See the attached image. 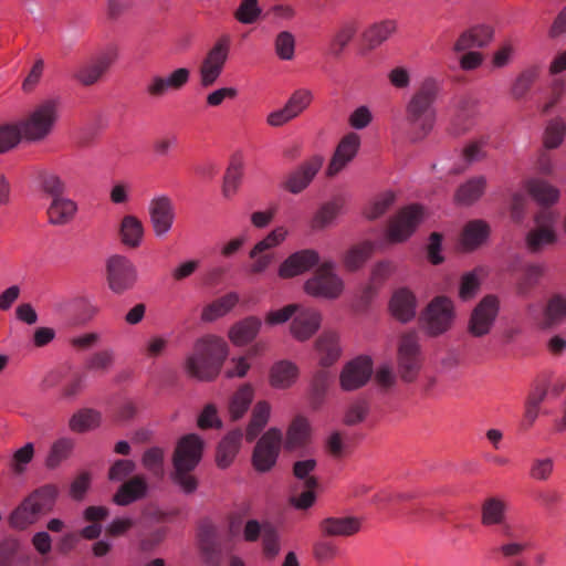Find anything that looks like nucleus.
<instances>
[{"label": "nucleus", "mask_w": 566, "mask_h": 566, "mask_svg": "<svg viewBox=\"0 0 566 566\" xmlns=\"http://www.w3.org/2000/svg\"><path fill=\"white\" fill-rule=\"evenodd\" d=\"M101 423V413L94 409L85 408L75 412L69 426L73 432L82 433L97 428Z\"/></svg>", "instance_id": "44"}, {"label": "nucleus", "mask_w": 566, "mask_h": 566, "mask_svg": "<svg viewBox=\"0 0 566 566\" xmlns=\"http://www.w3.org/2000/svg\"><path fill=\"white\" fill-rule=\"evenodd\" d=\"M490 234V228L483 220L469 221L461 233V247L464 251H473L481 247Z\"/></svg>", "instance_id": "33"}, {"label": "nucleus", "mask_w": 566, "mask_h": 566, "mask_svg": "<svg viewBox=\"0 0 566 566\" xmlns=\"http://www.w3.org/2000/svg\"><path fill=\"white\" fill-rule=\"evenodd\" d=\"M485 186V177H473L458 188L454 199L459 205L470 206L483 195Z\"/></svg>", "instance_id": "42"}, {"label": "nucleus", "mask_w": 566, "mask_h": 566, "mask_svg": "<svg viewBox=\"0 0 566 566\" xmlns=\"http://www.w3.org/2000/svg\"><path fill=\"white\" fill-rule=\"evenodd\" d=\"M298 368L290 360H279L270 369L269 381L275 389L290 388L297 379Z\"/></svg>", "instance_id": "31"}, {"label": "nucleus", "mask_w": 566, "mask_h": 566, "mask_svg": "<svg viewBox=\"0 0 566 566\" xmlns=\"http://www.w3.org/2000/svg\"><path fill=\"white\" fill-rule=\"evenodd\" d=\"M331 380L332 375L328 370L323 369L314 375L311 386V405L314 409L323 403Z\"/></svg>", "instance_id": "55"}, {"label": "nucleus", "mask_w": 566, "mask_h": 566, "mask_svg": "<svg viewBox=\"0 0 566 566\" xmlns=\"http://www.w3.org/2000/svg\"><path fill=\"white\" fill-rule=\"evenodd\" d=\"M371 374V358L359 356L344 366L339 376L340 386L346 391L356 390L367 384Z\"/></svg>", "instance_id": "18"}, {"label": "nucleus", "mask_w": 566, "mask_h": 566, "mask_svg": "<svg viewBox=\"0 0 566 566\" xmlns=\"http://www.w3.org/2000/svg\"><path fill=\"white\" fill-rule=\"evenodd\" d=\"M323 536H352L359 532L360 521L354 516H331L319 522Z\"/></svg>", "instance_id": "26"}, {"label": "nucleus", "mask_w": 566, "mask_h": 566, "mask_svg": "<svg viewBox=\"0 0 566 566\" xmlns=\"http://www.w3.org/2000/svg\"><path fill=\"white\" fill-rule=\"evenodd\" d=\"M417 302L415 295L407 289L394 293L390 301L392 315L400 322H409L416 315Z\"/></svg>", "instance_id": "32"}, {"label": "nucleus", "mask_w": 566, "mask_h": 566, "mask_svg": "<svg viewBox=\"0 0 566 566\" xmlns=\"http://www.w3.org/2000/svg\"><path fill=\"white\" fill-rule=\"evenodd\" d=\"M310 436V424L304 417H296L289 427L285 448L294 450L304 446Z\"/></svg>", "instance_id": "45"}, {"label": "nucleus", "mask_w": 566, "mask_h": 566, "mask_svg": "<svg viewBox=\"0 0 566 566\" xmlns=\"http://www.w3.org/2000/svg\"><path fill=\"white\" fill-rule=\"evenodd\" d=\"M230 44V36L227 34L222 35L206 53L198 67L201 87H211L218 81L228 61Z\"/></svg>", "instance_id": "5"}, {"label": "nucleus", "mask_w": 566, "mask_h": 566, "mask_svg": "<svg viewBox=\"0 0 566 566\" xmlns=\"http://www.w3.org/2000/svg\"><path fill=\"white\" fill-rule=\"evenodd\" d=\"M421 321L427 333L438 336L451 328L454 321V306L446 296L434 297L422 313Z\"/></svg>", "instance_id": "7"}, {"label": "nucleus", "mask_w": 566, "mask_h": 566, "mask_svg": "<svg viewBox=\"0 0 566 566\" xmlns=\"http://www.w3.org/2000/svg\"><path fill=\"white\" fill-rule=\"evenodd\" d=\"M114 363V353L111 349H104L94 353L85 361V368L90 371L105 374Z\"/></svg>", "instance_id": "62"}, {"label": "nucleus", "mask_w": 566, "mask_h": 566, "mask_svg": "<svg viewBox=\"0 0 566 566\" xmlns=\"http://www.w3.org/2000/svg\"><path fill=\"white\" fill-rule=\"evenodd\" d=\"M61 103L48 97L38 103V143L51 136L60 119Z\"/></svg>", "instance_id": "21"}, {"label": "nucleus", "mask_w": 566, "mask_h": 566, "mask_svg": "<svg viewBox=\"0 0 566 566\" xmlns=\"http://www.w3.org/2000/svg\"><path fill=\"white\" fill-rule=\"evenodd\" d=\"M423 218V209L419 205H410L390 219L387 239L392 243L406 241L417 229Z\"/></svg>", "instance_id": "13"}, {"label": "nucleus", "mask_w": 566, "mask_h": 566, "mask_svg": "<svg viewBox=\"0 0 566 566\" xmlns=\"http://www.w3.org/2000/svg\"><path fill=\"white\" fill-rule=\"evenodd\" d=\"M74 448V440L71 438H60L51 447L45 459V467L50 470L56 469L64 460H66Z\"/></svg>", "instance_id": "50"}, {"label": "nucleus", "mask_w": 566, "mask_h": 566, "mask_svg": "<svg viewBox=\"0 0 566 566\" xmlns=\"http://www.w3.org/2000/svg\"><path fill=\"white\" fill-rule=\"evenodd\" d=\"M420 370L419 343L415 332L401 336L398 346V371L406 382L413 381Z\"/></svg>", "instance_id": "14"}, {"label": "nucleus", "mask_w": 566, "mask_h": 566, "mask_svg": "<svg viewBox=\"0 0 566 566\" xmlns=\"http://www.w3.org/2000/svg\"><path fill=\"white\" fill-rule=\"evenodd\" d=\"M275 53L283 61H290L294 57L295 39L289 31L280 32L274 40Z\"/></svg>", "instance_id": "64"}, {"label": "nucleus", "mask_w": 566, "mask_h": 566, "mask_svg": "<svg viewBox=\"0 0 566 566\" xmlns=\"http://www.w3.org/2000/svg\"><path fill=\"white\" fill-rule=\"evenodd\" d=\"M313 93L307 88H298L292 93L285 105L268 115L270 126L280 127L302 114L312 103Z\"/></svg>", "instance_id": "15"}, {"label": "nucleus", "mask_w": 566, "mask_h": 566, "mask_svg": "<svg viewBox=\"0 0 566 566\" xmlns=\"http://www.w3.org/2000/svg\"><path fill=\"white\" fill-rule=\"evenodd\" d=\"M566 322V296L553 294L546 302L543 313L542 327L545 329L556 327Z\"/></svg>", "instance_id": "34"}, {"label": "nucleus", "mask_w": 566, "mask_h": 566, "mask_svg": "<svg viewBox=\"0 0 566 566\" xmlns=\"http://www.w3.org/2000/svg\"><path fill=\"white\" fill-rule=\"evenodd\" d=\"M335 264L325 261L318 265L312 277L305 284V292L314 297L336 298L343 291V281L334 272Z\"/></svg>", "instance_id": "6"}, {"label": "nucleus", "mask_w": 566, "mask_h": 566, "mask_svg": "<svg viewBox=\"0 0 566 566\" xmlns=\"http://www.w3.org/2000/svg\"><path fill=\"white\" fill-rule=\"evenodd\" d=\"M38 187L52 199L63 196L66 191L65 182L54 172L42 171L38 174Z\"/></svg>", "instance_id": "54"}, {"label": "nucleus", "mask_w": 566, "mask_h": 566, "mask_svg": "<svg viewBox=\"0 0 566 566\" xmlns=\"http://www.w3.org/2000/svg\"><path fill=\"white\" fill-rule=\"evenodd\" d=\"M117 56L114 48H107L82 61L75 72L74 78L84 86L96 84L107 73Z\"/></svg>", "instance_id": "9"}, {"label": "nucleus", "mask_w": 566, "mask_h": 566, "mask_svg": "<svg viewBox=\"0 0 566 566\" xmlns=\"http://www.w3.org/2000/svg\"><path fill=\"white\" fill-rule=\"evenodd\" d=\"M254 396L250 384H243L233 394L229 403V413L233 421L239 420L249 409Z\"/></svg>", "instance_id": "43"}, {"label": "nucleus", "mask_w": 566, "mask_h": 566, "mask_svg": "<svg viewBox=\"0 0 566 566\" xmlns=\"http://www.w3.org/2000/svg\"><path fill=\"white\" fill-rule=\"evenodd\" d=\"M395 202L394 192L387 191L379 195L370 205L365 209L364 213L367 219L375 220L384 216Z\"/></svg>", "instance_id": "63"}, {"label": "nucleus", "mask_w": 566, "mask_h": 566, "mask_svg": "<svg viewBox=\"0 0 566 566\" xmlns=\"http://www.w3.org/2000/svg\"><path fill=\"white\" fill-rule=\"evenodd\" d=\"M282 446V432L277 428L269 429L256 442L252 464L259 472L270 471L276 463Z\"/></svg>", "instance_id": "11"}, {"label": "nucleus", "mask_w": 566, "mask_h": 566, "mask_svg": "<svg viewBox=\"0 0 566 566\" xmlns=\"http://www.w3.org/2000/svg\"><path fill=\"white\" fill-rule=\"evenodd\" d=\"M165 452L159 447H151L143 453L142 465L155 479H163L165 475Z\"/></svg>", "instance_id": "48"}, {"label": "nucleus", "mask_w": 566, "mask_h": 566, "mask_svg": "<svg viewBox=\"0 0 566 566\" xmlns=\"http://www.w3.org/2000/svg\"><path fill=\"white\" fill-rule=\"evenodd\" d=\"M506 503L499 497L486 499L481 506V523L484 526L499 525L500 535L504 538L513 537V527L505 522Z\"/></svg>", "instance_id": "20"}, {"label": "nucleus", "mask_w": 566, "mask_h": 566, "mask_svg": "<svg viewBox=\"0 0 566 566\" xmlns=\"http://www.w3.org/2000/svg\"><path fill=\"white\" fill-rule=\"evenodd\" d=\"M35 522V491L30 493L10 515V525L24 530Z\"/></svg>", "instance_id": "38"}, {"label": "nucleus", "mask_w": 566, "mask_h": 566, "mask_svg": "<svg viewBox=\"0 0 566 566\" xmlns=\"http://www.w3.org/2000/svg\"><path fill=\"white\" fill-rule=\"evenodd\" d=\"M78 212V205L71 198L60 196L51 200L46 216L52 226H66L71 223Z\"/></svg>", "instance_id": "25"}, {"label": "nucleus", "mask_w": 566, "mask_h": 566, "mask_svg": "<svg viewBox=\"0 0 566 566\" xmlns=\"http://www.w3.org/2000/svg\"><path fill=\"white\" fill-rule=\"evenodd\" d=\"M317 463L314 459L298 460L293 464L294 476L302 481L303 488H317L318 481L312 474Z\"/></svg>", "instance_id": "57"}, {"label": "nucleus", "mask_w": 566, "mask_h": 566, "mask_svg": "<svg viewBox=\"0 0 566 566\" xmlns=\"http://www.w3.org/2000/svg\"><path fill=\"white\" fill-rule=\"evenodd\" d=\"M440 85L433 77L424 78L412 93L405 106V124L413 142L424 139L437 120L436 101Z\"/></svg>", "instance_id": "1"}, {"label": "nucleus", "mask_w": 566, "mask_h": 566, "mask_svg": "<svg viewBox=\"0 0 566 566\" xmlns=\"http://www.w3.org/2000/svg\"><path fill=\"white\" fill-rule=\"evenodd\" d=\"M541 69L537 65H532L523 70L514 81L511 94L515 99L523 98L531 90L534 82L538 78Z\"/></svg>", "instance_id": "52"}, {"label": "nucleus", "mask_w": 566, "mask_h": 566, "mask_svg": "<svg viewBox=\"0 0 566 566\" xmlns=\"http://www.w3.org/2000/svg\"><path fill=\"white\" fill-rule=\"evenodd\" d=\"M395 30V21L386 20L369 27L364 33V40L370 49H374L386 41Z\"/></svg>", "instance_id": "53"}, {"label": "nucleus", "mask_w": 566, "mask_h": 566, "mask_svg": "<svg viewBox=\"0 0 566 566\" xmlns=\"http://www.w3.org/2000/svg\"><path fill=\"white\" fill-rule=\"evenodd\" d=\"M22 137L35 139V112L30 113L25 119L15 125L0 126V154L15 147Z\"/></svg>", "instance_id": "19"}, {"label": "nucleus", "mask_w": 566, "mask_h": 566, "mask_svg": "<svg viewBox=\"0 0 566 566\" xmlns=\"http://www.w3.org/2000/svg\"><path fill=\"white\" fill-rule=\"evenodd\" d=\"M319 263V254L312 249L292 253L279 268V275L283 279L300 275Z\"/></svg>", "instance_id": "23"}, {"label": "nucleus", "mask_w": 566, "mask_h": 566, "mask_svg": "<svg viewBox=\"0 0 566 566\" xmlns=\"http://www.w3.org/2000/svg\"><path fill=\"white\" fill-rule=\"evenodd\" d=\"M566 134V123L563 118L557 117L548 122L543 137L546 149L557 148L564 140Z\"/></svg>", "instance_id": "56"}, {"label": "nucleus", "mask_w": 566, "mask_h": 566, "mask_svg": "<svg viewBox=\"0 0 566 566\" xmlns=\"http://www.w3.org/2000/svg\"><path fill=\"white\" fill-rule=\"evenodd\" d=\"M191 72L178 67L167 74H151L145 83V94L150 99H161L172 92L181 91L190 81Z\"/></svg>", "instance_id": "8"}, {"label": "nucleus", "mask_w": 566, "mask_h": 566, "mask_svg": "<svg viewBox=\"0 0 566 566\" xmlns=\"http://www.w3.org/2000/svg\"><path fill=\"white\" fill-rule=\"evenodd\" d=\"M323 163L324 158L322 156H312L308 160L304 161L296 169L286 175L282 187L293 195L302 192L317 175Z\"/></svg>", "instance_id": "17"}, {"label": "nucleus", "mask_w": 566, "mask_h": 566, "mask_svg": "<svg viewBox=\"0 0 566 566\" xmlns=\"http://www.w3.org/2000/svg\"><path fill=\"white\" fill-rule=\"evenodd\" d=\"M243 164L240 159H232L223 177L222 193L226 198H232L242 181Z\"/></svg>", "instance_id": "49"}, {"label": "nucleus", "mask_w": 566, "mask_h": 566, "mask_svg": "<svg viewBox=\"0 0 566 566\" xmlns=\"http://www.w3.org/2000/svg\"><path fill=\"white\" fill-rule=\"evenodd\" d=\"M262 13L258 0H241L234 11V18L242 24H253Z\"/></svg>", "instance_id": "60"}, {"label": "nucleus", "mask_w": 566, "mask_h": 566, "mask_svg": "<svg viewBox=\"0 0 566 566\" xmlns=\"http://www.w3.org/2000/svg\"><path fill=\"white\" fill-rule=\"evenodd\" d=\"M106 280L112 292L123 294L137 281L136 266L124 255H112L106 261Z\"/></svg>", "instance_id": "10"}, {"label": "nucleus", "mask_w": 566, "mask_h": 566, "mask_svg": "<svg viewBox=\"0 0 566 566\" xmlns=\"http://www.w3.org/2000/svg\"><path fill=\"white\" fill-rule=\"evenodd\" d=\"M545 273V266L539 263H528L523 268L521 276L516 280L515 292L517 296L527 297L538 285Z\"/></svg>", "instance_id": "35"}, {"label": "nucleus", "mask_w": 566, "mask_h": 566, "mask_svg": "<svg viewBox=\"0 0 566 566\" xmlns=\"http://www.w3.org/2000/svg\"><path fill=\"white\" fill-rule=\"evenodd\" d=\"M343 205L344 200L340 197H336L332 201L322 205L312 220L313 229H324L332 224L340 212Z\"/></svg>", "instance_id": "46"}, {"label": "nucleus", "mask_w": 566, "mask_h": 566, "mask_svg": "<svg viewBox=\"0 0 566 566\" xmlns=\"http://www.w3.org/2000/svg\"><path fill=\"white\" fill-rule=\"evenodd\" d=\"M261 325L259 318L254 316L247 317L232 325L229 331V338L237 346L249 344L258 335Z\"/></svg>", "instance_id": "36"}, {"label": "nucleus", "mask_w": 566, "mask_h": 566, "mask_svg": "<svg viewBox=\"0 0 566 566\" xmlns=\"http://www.w3.org/2000/svg\"><path fill=\"white\" fill-rule=\"evenodd\" d=\"M374 244L365 241L352 247L344 255V265L349 271L359 269L373 254Z\"/></svg>", "instance_id": "51"}, {"label": "nucleus", "mask_w": 566, "mask_h": 566, "mask_svg": "<svg viewBox=\"0 0 566 566\" xmlns=\"http://www.w3.org/2000/svg\"><path fill=\"white\" fill-rule=\"evenodd\" d=\"M271 412V406L266 401H259L253 410H252V417L249 422V426L247 428V440L253 441L259 433L263 430V428L266 426Z\"/></svg>", "instance_id": "47"}, {"label": "nucleus", "mask_w": 566, "mask_h": 566, "mask_svg": "<svg viewBox=\"0 0 566 566\" xmlns=\"http://www.w3.org/2000/svg\"><path fill=\"white\" fill-rule=\"evenodd\" d=\"M203 450V441L199 436L189 433L182 437L172 454V482L186 494L193 493L198 488V480L192 471L199 464Z\"/></svg>", "instance_id": "4"}, {"label": "nucleus", "mask_w": 566, "mask_h": 566, "mask_svg": "<svg viewBox=\"0 0 566 566\" xmlns=\"http://www.w3.org/2000/svg\"><path fill=\"white\" fill-rule=\"evenodd\" d=\"M360 145V138L355 133L345 135L339 142L331 163L327 167V176L334 177L356 156Z\"/></svg>", "instance_id": "24"}, {"label": "nucleus", "mask_w": 566, "mask_h": 566, "mask_svg": "<svg viewBox=\"0 0 566 566\" xmlns=\"http://www.w3.org/2000/svg\"><path fill=\"white\" fill-rule=\"evenodd\" d=\"M493 30L488 25H476L464 31L454 44L455 52L484 48L492 40Z\"/></svg>", "instance_id": "29"}, {"label": "nucleus", "mask_w": 566, "mask_h": 566, "mask_svg": "<svg viewBox=\"0 0 566 566\" xmlns=\"http://www.w3.org/2000/svg\"><path fill=\"white\" fill-rule=\"evenodd\" d=\"M0 566H30L25 546L15 538L3 539L0 543Z\"/></svg>", "instance_id": "28"}, {"label": "nucleus", "mask_w": 566, "mask_h": 566, "mask_svg": "<svg viewBox=\"0 0 566 566\" xmlns=\"http://www.w3.org/2000/svg\"><path fill=\"white\" fill-rule=\"evenodd\" d=\"M228 356L227 343L217 336H206L196 342L193 352L186 359L189 376L203 381L214 379Z\"/></svg>", "instance_id": "3"}, {"label": "nucleus", "mask_w": 566, "mask_h": 566, "mask_svg": "<svg viewBox=\"0 0 566 566\" xmlns=\"http://www.w3.org/2000/svg\"><path fill=\"white\" fill-rule=\"evenodd\" d=\"M150 224L156 237L166 235L175 221V206L167 196H159L150 200L148 206Z\"/></svg>", "instance_id": "16"}, {"label": "nucleus", "mask_w": 566, "mask_h": 566, "mask_svg": "<svg viewBox=\"0 0 566 566\" xmlns=\"http://www.w3.org/2000/svg\"><path fill=\"white\" fill-rule=\"evenodd\" d=\"M530 195L541 205L551 206L559 198V191L549 182L533 179L527 184ZM535 228L526 235V245L533 253L539 252L545 245L555 243L557 237L554 230L556 216L545 207L535 216Z\"/></svg>", "instance_id": "2"}, {"label": "nucleus", "mask_w": 566, "mask_h": 566, "mask_svg": "<svg viewBox=\"0 0 566 566\" xmlns=\"http://www.w3.org/2000/svg\"><path fill=\"white\" fill-rule=\"evenodd\" d=\"M199 541L202 552L212 555L217 552L218 531L214 524L205 521L199 526Z\"/></svg>", "instance_id": "61"}, {"label": "nucleus", "mask_w": 566, "mask_h": 566, "mask_svg": "<svg viewBox=\"0 0 566 566\" xmlns=\"http://www.w3.org/2000/svg\"><path fill=\"white\" fill-rule=\"evenodd\" d=\"M287 235V230L284 227H277L271 231L264 239L259 241L250 251V258H256L260 253L266 252L280 243H282Z\"/></svg>", "instance_id": "59"}, {"label": "nucleus", "mask_w": 566, "mask_h": 566, "mask_svg": "<svg viewBox=\"0 0 566 566\" xmlns=\"http://www.w3.org/2000/svg\"><path fill=\"white\" fill-rule=\"evenodd\" d=\"M238 302V294L230 292L206 305L201 313V319L203 322H213L214 319L229 313Z\"/></svg>", "instance_id": "41"}, {"label": "nucleus", "mask_w": 566, "mask_h": 566, "mask_svg": "<svg viewBox=\"0 0 566 566\" xmlns=\"http://www.w3.org/2000/svg\"><path fill=\"white\" fill-rule=\"evenodd\" d=\"M500 310V301L495 295L484 296L473 308L469 322L468 332L473 337L488 335L496 319Z\"/></svg>", "instance_id": "12"}, {"label": "nucleus", "mask_w": 566, "mask_h": 566, "mask_svg": "<svg viewBox=\"0 0 566 566\" xmlns=\"http://www.w3.org/2000/svg\"><path fill=\"white\" fill-rule=\"evenodd\" d=\"M358 30L357 22L354 20H348L343 22L335 31L331 44H329V53L338 57L342 55L346 46L350 43V41L355 38Z\"/></svg>", "instance_id": "40"}, {"label": "nucleus", "mask_w": 566, "mask_h": 566, "mask_svg": "<svg viewBox=\"0 0 566 566\" xmlns=\"http://www.w3.org/2000/svg\"><path fill=\"white\" fill-rule=\"evenodd\" d=\"M147 489L148 485L145 476L135 475L119 486L113 496V501L117 505L127 506L143 499L147 493Z\"/></svg>", "instance_id": "27"}, {"label": "nucleus", "mask_w": 566, "mask_h": 566, "mask_svg": "<svg viewBox=\"0 0 566 566\" xmlns=\"http://www.w3.org/2000/svg\"><path fill=\"white\" fill-rule=\"evenodd\" d=\"M242 430L230 431L218 444L216 462L220 469H227L235 459L242 441Z\"/></svg>", "instance_id": "30"}, {"label": "nucleus", "mask_w": 566, "mask_h": 566, "mask_svg": "<svg viewBox=\"0 0 566 566\" xmlns=\"http://www.w3.org/2000/svg\"><path fill=\"white\" fill-rule=\"evenodd\" d=\"M316 349L323 366L327 367L334 364L340 356L337 335L333 332L323 333L316 340Z\"/></svg>", "instance_id": "37"}, {"label": "nucleus", "mask_w": 566, "mask_h": 566, "mask_svg": "<svg viewBox=\"0 0 566 566\" xmlns=\"http://www.w3.org/2000/svg\"><path fill=\"white\" fill-rule=\"evenodd\" d=\"M119 235L123 244L129 248H138L144 237V226L135 216L128 214L122 219Z\"/></svg>", "instance_id": "39"}, {"label": "nucleus", "mask_w": 566, "mask_h": 566, "mask_svg": "<svg viewBox=\"0 0 566 566\" xmlns=\"http://www.w3.org/2000/svg\"><path fill=\"white\" fill-rule=\"evenodd\" d=\"M262 549L266 558H275L281 549L280 534L274 526L269 523L264 524L262 533Z\"/></svg>", "instance_id": "58"}, {"label": "nucleus", "mask_w": 566, "mask_h": 566, "mask_svg": "<svg viewBox=\"0 0 566 566\" xmlns=\"http://www.w3.org/2000/svg\"><path fill=\"white\" fill-rule=\"evenodd\" d=\"M321 326V314L311 307L298 305L290 326L291 334L300 342L311 338Z\"/></svg>", "instance_id": "22"}]
</instances>
